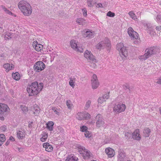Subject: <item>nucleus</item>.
I'll list each match as a JSON object with an SVG mask.
<instances>
[{
  "instance_id": "60",
  "label": "nucleus",
  "mask_w": 161,
  "mask_h": 161,
  "mask_svg": "<svg viewBox=\"0 0 161 161\" xmlns=\"http://www.w3.org/2000/svg\"><path fill=\"white\" fill-rule=\"evenodd\" d=\"M9 140H11L12 141H14V138L12 136H10L9 137Z\"/></svg>"
},
{
  "instance_id": "6",
  "label": "nucleus",
  "mask_w": 161,
  "mask_h": 161,
  "mask_svg": "<svg viewBox=\"0 0 161 161\" xmlns=\"http://www.w3.org/2000/svg\"><path fill=\"white\" fill-rule=\"evenodd\" d=\"M78 149L79 152L83 151V153H80V154H82L84 159H87L90 157V152L85 149V147L81 146H79L78 147Z\"/></svg>"
},
{
  "instance_id": "24",
  "label": "nucleus",
  "mask_w": 161,
  "mask_h": 161,
  "mask_svg": "<svg viewBox=\"0 0 161 161\" xmlns=\"http://www.w3.org/2000/svg\"><path fill=\"white\" fill-rule=\"evenodd\" d=\"M151 132L150 129L148 128H145L143 130V136L145 137H148Z\"/></svg>"
},
{
  "instance_id": "50",
  "label": "nucleus",
  "mask_w": 161,
  "mask_h": 161,
  "mask_svg": "<svg viewBox=\"0 0 161 161\" xmlns=\"http://www.w3.org/2000/svg\"><path fill=\"white\" fill-rule=\"evenodd\" d=\"M83 14L84 16H86L87 15V11L86 8H83L82 9Z\"/></svg>"
},
{
  "instance_id": "63",
  "label": "nucleus",
  "mask_w": 161,
  "mask_h": 161,
  "mask_svg": "<svg viewBox=\"0 0 161 161\" xmlns=\"http://www.w3.org/2000/svg\"><path fill=\"white\" fill-rule=\"evenodd\" d=\"M0 119H1V120H4V118L3 117V116H1H1H0Z\"/></svg>"
},
{
  "instance_id": "61",
  "label": "nucleus",
  "mask_w": 161,
  "mask_h": 161,
  "mask_svg": "<svg viewBox=\"0 0 161 161\" xmlns=\"http://www.w3.org/2000/svg\"><path fill=\"white\" fill-rule=\"evenodd\" d=\"M10 143V141L9 140H8L6 142L5 144L6 146H8L9 143Z\"/></svg>"
},
{
  "instance_id": "8",
  "label": "nucleus",
  "mask_w": 161,
  "mask_h": 161,
  "mask_svg": "<svg viewBox=\"0 0 161 161\" xmlns=\"http://www.w3.org/2000/svg\"><path fill=\"white\" fill-rule=\"evenodd\" d=\"M96 119L97 120L96 123L97 127L100 128L104 126L105 123L101 114H98L96 117Z\"/></svg>"
},
{
  "instance_id": "57",
  "label": "nucleus",
  "mask_w": 161,
  "mask_h": 161,
  "mask_svg": "<svg viewBox=\"0 0 161 161\" xmlns=\"http://www.w3.org/2000/svg\"><path fill=\"white\" fill-rule=\"evenodd\" d=\"M17 148L19 152H22L23 151V148L17 147Z\"/></svg>"
},
{
  "instance_id": "62",
  "label": "nucleus",
  "mask_w": 161,
  "mask_h": 161,
  "mask_svg": "<svg viewBox=\"0 0 161 161\" xmlns=\"http://www.w3.org/2000/svg\"><path fill=\"white\" fill-rule=\"evenodd\" d=\"M57 109V108L55 107H53L52 108V110L54 112Z\"/></svg>"
},
{
  "instance_id": "52",
  "label": "nucleus",
  "mask_w": 161,
  "mask_h": 161,
  "mask_svg": "<svg viewBox=\"0 0 161 161\" xmlns=\"http://www.w3.org/2000/svg\"><path fill=\"white\" fill-rule=\"evenodd\" d=\"M156 29L158 31H160V30H161V25L156 26Z\"/></svg>"
},
{
  "instance_id": "7",
  "label": "nucleus",
  "mask_w": 161,
  "mask_h": 161,
  "mask_svg": "<svg viewBox=\"0 0 161 161\" xmlns=\"http://www.w3.org/2000/svg\"><path fill=\"white\" fill-rule=\"evenodd\" d=\"M45 68V64L41 61L36 62L34 66V70L36 72H39Z\"/></svg>"
},
{
  "instance_id": "55",
  "label": "nucleus",
  "mask_w": 161,
  "mask_h": 161,
  "mask_svg": "<svg viewBox=\"0 0 161 161\" xmlns=\"http://www.w3.org/2000/svg\"><path fill=\"white\" fill-rule=\"evenodd\" d=\"M123 88L125 90L128 89L129 90V92H130V90L129 89V86L126 85H124L123 86Z\"/></svg>"
},
{
  "instance_id": "13",
  "label": "nucleus",
  "mask_w": 161,
  "mask_h": 161,
  "mask_svg": "<svg viewBox=\"0 0 161 161\" xmlns=\"http://www.w3.org/2000/svg\"><path fill=\"white\" fill-rule=\"evenodd\" d=\"M92 86L93 89H97L99 86V83L97 80V75L95 74L93 75L92 80Z\"/></svg>"
},
{
  "instance_id": "33",
  "label": "nucleus",
  "mask_w": 161,
  "mask_h": 161,
  "mask_svg": "<svg viewBox=\"0 0 161 161\" xmlns=\"http://www.w3.org/2000/svg\"><path fill=\"white\" fill-rule=\"evenodd\" d=\"M1 7L2 9L7 14H13V13L9 10L7 9L5 6H2Z\"/></svg>"
},
{
  "instance_id": "39",
  "label": "nucleus",
  "mask_w": 161,
  "mask_h": 161,
  "mask_svg": "<svg viewBox=\"0 0 161 161\" xmlns=\"http://www.w3.org/2000/svg\"><path fill=\"white\" fill-rule=\"evenodd\" d=\"M131 133L130 132L125 133V136L126 139H129L131 136Z\"/></svg>"
},
{
  "instance_id": "44",
  "label": "nucleus",
  "mask_w": 161,
  "mask_h": 161,
  "mask_svg": "<svg viewBox=\"0 0 161 161\" xmlns=\"http://www.w3.org/2000/svg\"><path fill=\"white\" fill-rule=\"evenodd\" d=\"M70 80L69 81V84L72 88H74L75 85L74 84L73 80L72 78H70Z\"/></svg>"
},
{
  "instance_id": "19",
  "label": "nucleus",
  "mask_w": 161,
  "mask_h": 161,
  "mask_svg": "<svg viewBox=\"0 0 161 161\" xmlns=\"http://www.w3.org/2000/svg\"><path fill=\"white\" fill-rule=\"evenodd\" d=\"M33 46L35 50L37 51H40L43 48V46L41 44H38L37 41L33 42Z\"/></svg>"
},
{
  "instance_id": "47",
  "label": "nucleus",
  "mask_w": 161,
  "mask_h": 161,
  "mask_svg": "<svg viewBox=\"0 0 161 161\" xmlns=\"http://www.w3.org/2000/svg\"><path fill=\"white\" fill-rule=\"evenodd\" d=\"M157 21L161 23V15H158L156 17Z\"/></svg>"
},
{
  "instance_id": "48",
  "label": "nucleus",
  "mask_w": 161,
  "mask_h": 161,
  "mask_svg": "<svg viewBox=\"0 0 161 161\" xmlns=\"http://www.w3.org/2000/svg\"><path fill=\"white\" fill-rule=\"evenodd\" d=\"M6 126L5 125L3 126L0 128V131L1 132H4L6 130Z\"/></svg>"
},
{
  "instance_id": "18",
  "label": "nucleus",
  "mask_w": 161,
  "mask_h": 161,
  "mask_svg": "<svg viewBox=\"0 0 161 161\" xmlns=\"http://www.w3.org/2000/svg\"><path fill=\"white\" fill-rule=\"evenodd\" d=\"M105 152L108 156L109 158L113 157L115 153L114 150L110 147L106 148L105 149Z\"/></svg>"
},
{
  "instance_id": "49",
  "label": "nucleus",
  "mask_w": 161,
  "mask_h": 161,
  "mask_svg": "<svg viewBox=\"0 0 161 161\" xmlns=\"http://www.w3.org/2000/svg\"><path fill=\"white\" fill-rule=\"evenodd\" d=\"M147 29L150 32L151 31H152V26L150 25L147 24L146 25Z\"/></svg>"
},
{
  "instance_id": "64",
  "label": "nucleus",
  "mask_w": 161,
  "mask_h": 161,
  "mask_svg": "<svg viewBox=\"0 0 161 161\" xmlns=\"http://www.w3.org/2000/svg\"><path fill=\"white\" fill-rule=\"evenodd\" d=\"M30 110H31L32 111H33V106H31L30 108Z\"/></svg>"
},
{
  "instance_id": "12",
  "label": "nucleus",
  "mask_w": 161,
  "mask_h": 161,
  "mask_svg": "<svg viewBox=\"0 0 161 161\" xmlns=\"http://www.w3.org/2000/svg\"><path fill=\"white\" fill-rule=\"evenodd\" d=\"M128 33L132 39H137L138 38L139 35L138 33L133 30L132 28L130 27L128 30Z\"/></svg>"
},
{
  "instance_id": "41",
  "label": "nucleus",
  "mask_w": 161,
  "mask_h": 161,
  "mask_svg": "<svg viewBox=\"0 0 161 161\" xmlns=\"http://www.w3.org/2000/svg\"><path fill=\"white\" fill-rule=\"evenodd\" d=\"M80 130L82 132H85L87 130V128L86 126H83L80 127Z\"/></svg>"
},
{
  "instance_id": "35",
  "label": "nucleus",
  "mask_w": 161,
  "mask_h": 161,
  "mask_svg": "<svg viewBox=\"0 0 161 161\" xmlns=\"http://www.w3.org/2000/svg\"><path fill=\"white\" fill-rule=\"evenodd\" d=\"M93 0H87V5L88 7H92L93 6V4L95 3H94L92 2Z\"/></svg>"
},
{
  "instance_id": "40",
  "label": "nucleus",
  "mask_w": 161,
  "mask_h": 161,
  "mask_svg": "<svg viewBox=\"0 0 161 161\" xmlns=\"http://www.w3.org/2000/svg\"><path fill=\"white\" fill-rule=\"evenodd\" d=\"M107 15L110 17H113L115 16V14L109 11L107 13Z\"/></svg>"
},
{
  "instance_id": "46",
  "label": "nucleus",
  "mask_w": 161,
  "mask_h": 161,
  "mask_svg": "<svg viewBox=\"0 0 161 161\" xmlns=\"http://www.w3.org/2000/svg\"><path fill=\"white\" fill-rule=\"evenodd\" d=\"M66 105L69 109H70L71 108V102L70 100H67L66 101Z\"/></svg>"
},
{
  "instance_id": "25",
  "label": "nucleus",
  "mask_w": 161,
  "mask_h": 161,
  "mask_svg": "<svg viewBox=\"0 0 161 161\" xmlns=\"http://www.w3.org/2000/svg\"><path fill=\"white\" fill-rule=\"evenodd\" d=\"M54 123L53 121H50L46 124L47 128L50 131H52L53 130V126Z\"/></svg>"
},
{
  "instance_id": "29",
  "label": "nucleus",
  "mask_w": 161,
  "mask_h": 161,
  "mask_svg": "<svg viewBox=\"0 0 161 161\" xmlns=\"http://www.w3.org/2000/svg\"><path fill=\"white\" fill-rule=\"evenodd\" d=\"M12 76L13 78L16 80H18L20 78V75L18 72L12 73Z\"/></svg>"
},
{
  "instance_id": "27",
  "label": "nucleus",
  "mask_w": 161,
  "mask_h": 161,
  "mask_svg": "<svg viewBox=\"0 0 161 161\" xmlns=\"http://www.w3.org/2000/svg\"><path fill=\"white\" fill-rule=\"evenodd\" d=\"M98 106H100L104 105L106 101L103 98L100 97H99L98 99Z\"/></svg>"
},
{
  "instance_id": "28",
  "label": "nucleus",
  "mask_w": 161,
  "mask_h": 161,
  "mask_svg": "<svg viewBox=\"0 0 161 161\" xmlns=\"http://www.w3.org/2000/svg\"><path fill=\"white\" fill-rule=\"evenodd\" d=\"M76 21L80 25H84L86 24L85 20L82 18L78 19Z\"/></svg>"
},
{
  "instance_id": "16",
  "label": "nucleus",
  "mask_w": 161,
  "mask_h": 161,
  "mask_svg": "<svg viewBox=\"0 0 161 161\" xmlns=\"http://www.w3.org/2000/svg\"><path fill=\"white\" fill-rule=\"evenodd\" d=\"M126 154L124 151L120 150L119 151L118 155V160L123 161L126 160Z\"/></svg>"
},
{
  "instance_id": "22",
  "label": "nucleus",
  "mask_w": 161,
  "mask_h": 161,
  "mask_svg": "<svg viewBox=\"0 0 161 161\" xmlns=\"http://www.w3.org/2000/svg\"><path fill=\"white\" fill-rule=\"evenodd\" d=\"M78 160V158L73 155H70L68 156L65 161H76Z\"/></svg>"
},
{
  "instance_id": "21",
  "label": "nucleus",
  "mask_w": 161,
  "mask_h": 161,
  "mask_svg": "<svg viewBox=\"0 0 161 161\" xmlns=\"http://www.w3.org/2000/svg\"><path fill=\"white\" fill-rule=\"evenodd\" d=\"M17 137L19 139H22L25 136V131L24 130H19L17 132Z\"/></svg>"
},
{
  "instance_id": "1",
  "label": "nucleus",
  "mask_w": 161,
  "mask_h": 161,
  "mask_svg": "<svg viewBox=\"0 0 161 161\" xmlns=\"http://www.w3.org/2000/svg\"><path fill=\"white\" fill-rule=\"evenodd\" d=\"M43 86L42 83H40L38 84L37 82H34L27 87V91L29 93V96L36 95L42 90Z\"/></svg>"
},
{
  "instance_id": "10",
  "label": "nucleus",
  "mask_w": 161,
  "mask_h": 161,
  "mask_svg": "<svg viewBox=\"0 0 161 161\" xmlns=\"http://www.w3.org/2000/svg\"><path fill=\"white\" fill-rule=\"evenodd\" d=\"M82 35L84 37H87L91 38L94 37L95 32L92 31H90L88 29H85L82 31Z\"/></svg>"
},
{
  "instance_id": "45",
  "label": "nucleus",
  "mask_w": 161,
  "mask_h": 161,
  "mask_svg": "<svg viewBox=\"0 0 161 161\" xmlns=\"http://www.w3.org/2000/svg\"><path fill=\"white\" fill-rule=\"evenodd\" d=\"M85 136L86 137H88L89 138L91 136V135L89 132L88 131H86L85 132Z\"/></svg>"
},
{
  "instance_id": "43",
  "label": "nucleus",
  "mask_w": 161,
  "mask_h": 161,
  "mask_svg": "<svg viewBox=\"0 0 161 161\" xmlns=\"http://www.w3.org/2000/svg\"><path fill=\"white\" fill-rule=\"evenodd\" d=\"M109 93H107L106 94L104 95L101 97L103 98L106 101V100L107 99L109 98Z\"/></svg>"
},
{
  "instance_id": "54",
  "label": "nucleus",
  "mask_w": 161,
  "mask_h": 161,
  "mask_svg": "<svg viewBox=\"0 0 161 161\" xmlns=\"http://www.w3.org/2000/svg\"><path fill=\"white\" fill-rule=\"evenodd\" d=\"M36 108H38V106L36 104H35V105H34V106H33V111H35V109H36Z\"/></svg>"
},
{
  "instance_id": "59",
  "label": "nucleus",
  "mask_w": 161,
  "mask_h": 161,
  "mask_svg": "<svg viewBox=\"0 0 161 161\" xmlns=\"http://www.w3.org/2000/svg\"><path fill=\"white\" fill-rule=\"evenodd\" d=\"M58 130H59V133H62L64 132V130L62 128H60V129H58Z\"/></svg>"
},
{
  "instance_id": "4",
  "label": "nucleus",
  "mask_w": 161,
  "mask_h": 161,
  "mask_svg": "<svg viewBox=\"0 0 161 161\" xmlns=\"http://www.w3.org/2000/svg\"><path fill=\"white\" fill-rule=\"evenodd\" d=\"M117 49L119 51V55L122 58H126L128 55L126 47L124 46L123 44L120 43L117 44Z\"/></svg>"
},
{
  "instance_id": "9",
  "label": "nucleus",
  "mask_w": 161,
  "mask_h": 161,
  "mask_svg": "<svg viewBox=\"0 0 161 161\" xmlns=\"http://www.w3.org/2000/svg\"><path fill=\"white\" fill-rule=\"evenodd\" d=\"M125 108L126 106L125 104H120L115 105L113 108V110L116 113H119L124 112Z\"/></svg>"
},
{
  "instance_id": "42",
  "label": "nucleus",
  "mask_w": 161,
  "mask_h": 161,
  "mask_svg": "<svg viewBox=\"0 0 161 161\" xmlns=\"http://www.w3.org/2000/svg\"><path fill=\"white\" fill-rule=\"evenodd\" d=\"M40 112V110L39 108H36L35 109V111H33V114L36 116Z\"/></svg>"
},
{
  "instance_id": "36",
  "label": "nucleus",
  "mask_w": 161,
  "mask_h": 161,
  "mask_svg": "<svg viewBox=\"0 0 161 161\" xmlns=\"http://www.w3.org/2000/svg\"><path fill=\"white\" fill-rule=\"evenodd\" d=\"M84 119H89L90 118L91 116L90 114L88 113H87L86 112H84Z\"/></svg>"
},
{
  "instance_id": "31",
  "label": "nucleus",
  "mask_w": 161,
  "mask_h": 161,
  "mask_svg": "<svg viewBox=\"0 0 161 161\" xmlns=\"http://www.w3.org/2000/svg\"><path fill=\"white\" fill-rule=\"evenodd\" d=\"M42 137L40 138L42 142H43L46 141L48 137V134L46 133H43L42 134Z\"/></svg>"
},
{
  "instance_id": "23",
  "label": "nucleus",
  "mask_w": 161,
  "mask_h": 161,
  "mask_svg": "<svg viewBox=\"0 0 161 161\" xmlns=\"http://www.w3.org/2000/svg\"><path fill=\"white\" fill-rule=\"evenodd\" d=\"M3 67L6 69V71L8 72L9 70H11L14 67V65L11 64V65L9 64H6L3 65Z\"/></svg>"
},
{
  "instance_id": "3",
  "label": "nucleus",
  "mask_w": 161,
  "mask_h": 161,
  "mask_svg": "<svg viewBox=\"0 0 161 161\" xmlns=\"http://www.w3.org/2000/svg\"><path fill=\"white\" fill-rule=\"evenodd\" d=\"M84 56L88 61L91 64L90 66L93 68H95L97 66L96 64L97 63L96 60L91 52L87 50H86L84 53Z\"/></svg>"
},
{
  "instance_id": "17",
  "label": "nucleus",
  "mask_w": 161,
  "mask_h": 161,
  "mask_svg": "<svg viewBox=\"0 0 161 161\" xmlns=\"http://www.w3.org/2000/svg\"><path fill=\"white\" fill-rule=\"evenodd\" d=\"M140 131L139 129H136L132 133V137L133 139L136 140H140L141 136L140 135Z\"/></svg>"
},
{
  "instance_id": "37",
  "label": "nucleus",
  "mask_w": 161,
  "mask_h": 161,
  "mask_svg": "<svg viewBox=\"0 0 161 161\" xmlns=\"http://www.w3.org/2000/svg\"><path fill=\"white\" fill-rule=\"evenodd\" d=\"M5 140V136L3 134H0V141L4 142Z\"/></svg>"
},
{
  "instance_id": "15",
  "label": "nucleus",
  "mask_w": 161,
  "mask_h": 161,
  "mask_svg": "<svg viewBox=\"0 0 161 161\" xmlns=\"http://www.w3.org/2000/svg\"><path fill=\"white\" fill-rule=\"evenodd\" d=\"M9 108L7 105L0 103V116H2L4 112H9Z\"/></svg>"
},
{
  "instance_id": "20",
  "label": "nucleus",
  "mask_w": 161,
  "mask_h": 161,
  "mask_svg": "<svg viewBox=\"0 0 161 161\" xmlns=\"http://www.w3.org/2000/svg\"><path fill=\"white\" fill-rule=\"evenodd\" d=\"M43 147L45 148V150L48 152L52 151L53 150V147L48 143L47 142L43 144Z\"/></svg>"
},
{
  "instance_id": "34",
  "label": "nucleus",
  "mask_w": 161,
  "mask_h": 161,
  "mask_svg": "<svg viewBox=\"0 0 161 161\" xmlns=\"http://www.w3.org/2000/svg\"><path fill=\"white\" fill-rule=\"evenodd\" d=\"M91 103V101L90 100H88L86 102L85 107V109H87L89 108Z\"/></svg>"
},
{
  "instance_id": "14",
  "label": "nucleus",
  "mask_w": 161,
  "mask_h": 161,
  "mask_svg": "<svg viewBox=\"0 0 161 161\" xmlns=\"http://www.w3.org/2000/svg\"><path fill=\"white\" fill-rule=\"evenodd\" d=\"M158 51V48L153 47L147 49L145 51L147 52V53L150 57L152 55L156 54Z\"/></svg>"
},
{
  "instance_id": "30",
  "label": "nucleus",
  "mask_w": 161,
  "mask_h": 161,
  "mask_svg": "<svg viewBox=\"0 0 161 161\" xmlns=\"http://www.w3.org/2000/svg\"><path fill=\"white\" fill-rule=\"evenodd\" d=\"M149 57V56L146 53L144 55L139 56V58L140 60L143 61V60H146Z\"/></svg>"
},
{
  "instance_id": "32",
  "label": "nucleus",
  "mask_w": 161,
  "mask_h": 161,
  "mask_svg": "<svg viewBox=\"0 0 161 161\" xmlns=\"http://www.w3.org/2000/svg\"><path fill=\"white\" fill-rule=\"evenodd\" d=\"M128 14L133 19L136 20L137 19L136 16L135 15V14L133 11L129 12L128 13Z\"/></svg>"
},
{
  "instance_id": "56",
  "label": "nucleus",
  "mask_w": 161,
  "mask_h": 161,
  "mask_svg": "<svg viewBox=\"0 0 161 161\" xmlns=\"http://www.w3.org/2000/svg\"><path fill=\"white\" fill-rule=\"evenodd\" d=\"M157 83L161 84V76L158 80Z\"/></svg>"
},
{
  "instance_id": "51",
  "label": "nucleus",
  "mask_w": 161,
  "mask_h": 161,
  "mask_svg": "<svg viewBox=\"0 0 161 161\" xmlns=\"http://www.w3.org/2000/svg\"><path fill=\"white\" fill-rule=\"evenodd\" d=\"M4 38H5V39L6 38H8V39H10L11 38V35L9 34H6Z\"/></svg>"
},
{
  "instance_id": "5",
  "label": "nucleus",
  "mask_w": 161,
  "mask_h": 161,
  "mask_svg": "<svg viewBox=\"0 0 161 161\" xmlns=\"http://www.w3.org/2000/svg\"><path fill=\"white\" fill-rule=\"evenodd\" d=\"M107 47L108 50L111 48L110 43L108 39H106L104 40L101 41L98 43L97 46V48L98 49H103Z\"/></svg>"
},
{
  "instance_id": "26",
  "label": "nucleus",
  "mask_w": 161,
  "mask_h": 161,
  "mask_svg": "<svg viewBox=\"0 0 161 161\" xmlns=\"http://www.w3.org/2000/svg\"><path fill=\"white\" fill-rule=\"evenodd\" d=\"M84 113L83 112H78L76 116V118L79 120H82L84 119Z\"/></svg>"
},
{
  "instance_id": "11",
  "label": "nucleus",
  "mask_w": 161,
  "mask_h": 161,
  "mask_svg": "<svg viewBox=\"0 0 161 161\" xmlns=\"http://www.w3.org/2000/svg\"><path fill=\"white\" fill-rule=\"evenodd\" d=\"M70 45L71 47L75 50L80 53L83 52V48L78 47L77 46V42L76 41L74 40H71L70 42Z\"/></svg>"
},
{
  "instance_id": "2",
  "label": "nucleus",
  "mask_w": 161,
  "mask_h": 161,
  "mask_svg": "<svg viewBox=\"0 0 161 161\" xmlns=\"http://www.w3.org/2000/svg\"><path fill=\"white\" fill-rule=\"evenodd\" d=\"M19 8L25 16H29L31 14L32 9L31 5L27 2L22 0L18 4Z\"/></svg>"
},
{
  "instance_id": "53",
  "label": "nucleus",
  "mask_w": 161,
  "mask_h": 161,
  "mask_svg": "<svg viewBox=\"0 0 161 161\" xmlns=\"http://www.w3.org/2000/svg\"><path fill=\"white\" fill-rule=\"evenodd\" d=\"M96 7L98 8H99V7H101V8H103V6L102 5V4H101V3H97V4Z\"/></svg>"
},
{
  "instance_id": "38",
  "label": "nucleus",
  "mask_w": 161,
  "mask_h": 161,
  "mask_svg": "<svg viewBox=\"0 0 161 161\" xmlns=\"http://www.w3.org/2000/svg\"><path fill=\"white\" fill-rule=\"evenodd\" d=\"M20 108L22 111L24 113L28 111L27 108L25 106L21 105Z\"/></svg>"
},
{
  "instance_id": "58",
  "label": "nucleus",
  "mask_w": 161,
  "mask_h": 161,
  "mask_svg": "<svg viewBox=\"0 0 161 161\" xmlns=\"http://www.w3.org/2000/svg\"><path fill=\"white\" fill-rule=\"evenodd\" d=\"M54 112L55 114H58V115H59V113L58 111V110L57 109Z\"/></svg>"
}]
</instances>
